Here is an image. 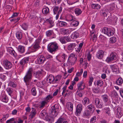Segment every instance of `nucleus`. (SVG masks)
<instances>
[{
  "label": "nucleus",
  "instance_id": "56",
  "mask_svg": "<svg viewBox=\"0 0 123 123\" xmlns=\"http://www.w3.org/2000/svg\"><path fill=\"white\" fill-rule=\"evenodd\" d=\"M20 19L19 18H18L16 19H13L10 20V21L11 22L14 21V23L16 22H18Z\"/></svg>",
  "mask_w": 123,
  "mask_h": 123
},
{
  "label": "nucleus",
  "instance_id": "50",
  "mask_svg": "<svg viewBox=\"0 0 123 123\" xmlns=\"http://www.w3.org/2000/svg\"><path fill=\"white\" fill-rule=\"evenodd\" d=\"M9 85L13 87H15L16 86V84L15 82H10Z\"/></svg>",
  "mask_w": 123,
  "mask_h": 123
},
{
  "label": "nucleus",
  "instance_id": "7",
  "mask_svg": "<svg viewBox=\"0 0 123 123\" xmlns=\"http://www.w3.org/2000/svg\"><path fill=\"white\" fill-rule=\"evenodd\" d=\"M78 90L79 91L83 90L85 87V84L83 81H81L77 84Z\"/></svg>",
  "mask_w": 123,
  "mask_h": 123
},
{
  "label": "nucleus",
  "instance_id": "18",
  "mask_svg": "<svg viewBox=\"0 0 123 123\" xmlns=\"http://www.w3.org/2000/svg\"><path fill=\"white\" fill-rule=\"evenodd\" d=\"M82 103V104L85 105L86 104H88L89 103L90 100L88 98L85 97L83 99Z\"/></svg>",
  "mask_w": 123,
  "mask_h": 123
},
{
  "label": "nucleus",
  "instance_id": "46",
  "mask_svg": "<svg viewBox=\"0 0 123 123\" xmlns=\"http://www.w3.org/2000/svg\"><path fill=\"white\" fill-rule=\"evenodd\" d=\"M113 60L111 58V57L110 55L109 56L107 57L106 60V62L108 63L112 62Z\"/></svg>",
  "mask_w": 123,
  "mask_h": 123
},
{
  "label": "nucleus",
  "instance_id": "17",
  "mask_svg": "<svg viewBox=\"0 0 123 123\" xmlns=\"http://www.w3.org/2000/svg\"><path fill=\"white\" fill-rule=\"evenodd\" d=\"M55 123H68V122L63 118H60Z\"/></svg>",
  "mask_w": 123,
  "mask_h": 123
},
{
  "label": "nucleus",
  "instance_id": "63",
  "mask_svg": "<svg viewBox=\"0 0 123 123\" xmlns=\"http://www.w3.org/2000/svg\"><path fill=\"white\" fill-rule=\"evenodd\" d=\"M117 104L115 102H112V108H116V106Z\"/></svg>",
  "mask_w": 123,
  "mask_h": 123
},
{
  "label": "nucleus",
  "instance_id": "49",
  "mask_svg": "<svg viewBox=\"0 0 123 123\" xmlns=\"http://www.w3.org/2000/svg\"><path fill=\"white\" fill-rule=\"evenodd\" d=\"M60 41L62 43H66L65 37L61 38L60 39Z\"/></svg>",
  "mask_w": 123,
  "mask_h": 123
},
{
  "label": "nucleus",
  "instance_id": "54",
  "mask_svg": "<svg viewBox=\"0 0 123 123\" xmlns=\"http://www.w3.org/2000/svg\"><path fill=\"white\" fill-rule=\"evenodd\" d=\"M52 1L55 4L57 5L60 2L61 0H52Z\"/></svg>",
  "mask_w": 123,
  "mask_h": 123
},
{
  "label": "nucleus",
  "instance_id": "51",
  "mask_svg": "<svg viewBox=\"0 0 123 123\" xmlns=\"http://www.w3.org/2000/svg\"><path fill=\"white\" fill-rule=\"evenodd\" d=\"M97 84L98 86H101L103 85V82L101 80H98L97 81Z\"/></svg>",
  "mask_w": 123,
  "mask_h": 123
},
{
  "label": "nucleus",
  "instance_id": "14",
  "mask_svg": "<svg viewBox=\"0 0 123 123\" xmlns=\"http://www.w3.org/2000/svg\"><path fill=\"white\" fill-rule=\"evenodd\" d=\"M32 111L30 115V116L31 119L33 118L35 116L36 114V109L34 108H31Z\"/></svg>",
  "mask_w": 123,
  "mask_h": 123
},
{
  "label": "nucleus",
  "instance_id": "23",
  "mask_svg": "<svg viewBox=\"0 0 123 123\" xmlns=\"http://www.w3.org/2000/svg\"><path fill=\"white\" fill-rule=\"evenodd\" d=\"M102 99L104 102L106 103L107 102L108 100V96L106 95L105 94L101 96Z\"/></svg>",
  "mask_w": 123,
  "mask_h": 123
},
{
  "label": "nucleus",
  "instance_id": "20",
  "mask_svg": "<svg viewBox=\"0 0 123 123\" xmlns=\"http://www.w3.org/2000/svg\"><path fill=\"white\" fill-rule=\"evenodd\" d=\"M18 50L20 53H23L25 51V47L19 45L18 47Z\"/></svg>",
  "mask_w": 123,
  "mask_h": 123
},
{
  "label": "nucleus",
  "instance_id": "32",
  "mask_svg": "<svg viewBox=\"0 0 123 123\" xmlns=\"http://www.w3.org/2000/svg\"><path fill=\"white\" fill-rule=\"evenodd\" d=\"M75 13L77 15H79L81 13V10L78 8H76L74 10Z\"/></svg>",
  "mask_w": 123,
  "mask_h": 123
},
{
  "label": "nucleus",
  "instance_id": "11",
  "mask_svg": "<svg viewBox=\"0 0 123 123\" xmlns=\"http://www.w3.org/2000/svg\"><path fill=\"white\" fill-rule=\"evenodd\" d=\"M87 110L90 111L92 113H93L95 110L94 105L92 104L88 105L87 107Z\"/></svg>",
  "mask_w": 123,
  "mask_h": 123
},
{
  "label": "nucleus",
  "instance_id": "13",
  "mask_svg": "<svg viewBox=\"0 0 123 123\" xmlns=\"http://www.w3.org/2000/svg\"><path fill=\"white\" fill-rule=\"evenodd\" d=\"M8 51L10 54L13 55L15 57L16 56V54L15 53V51L11 47L8 48Z\"/></svg>",
  "mask_w": 123,
  "mask_h": 123
},
{
  "label": "nucleus",
  "instance_id": "61",
  "mask_svg": "<svg viewBox=\"0 0 123 123\" xmlns=\"http://www.w3.org/2000/svg\"><path fill=\"white\" fill-rule=\"evenodd\" d=\"M52 97L50 95H49L47 96L45 100L46 101H48L49 100L51 99Z\"/></svg>",
  "mask_w": 123,
  "mask_h": 123
},
{
  "label": "nucleus",
  "instance_id": "28",
  "mask_svg": "<svg viewBox=\"0 0 123 123\" xmlns=\"http://www.w3.org/2000/svg\"><path fill=\"white\" fill-rule=\"evenodd\" d=\"M79 22L75 20L73 21L71 23V25L73 26L76 27L79 25Z\"/></svg>",
  "mask_w": 123,
  "mask_h": 123
},
{
  "label": "nucleus",
  "instance_id": "57",
  "mask_svg": "<svg viewBox=\"0 0 123 123\" xmlns=\"http://www.w3.org/2000/svg\"><path fill=\"white\" fill-rule=\"evenodd\" d=\"M96 119V117L95 116L91 118L90 122H91L92 123H93L95 122Z\"/></svg>",
  "mask_w": 123,
  "mask_h": 123
},
{
  "label": "nucleus",
  "instance_id": "59",
  "mask_svg": "<svg viewBox=\"0 0 123 123\" xmlns=\"http://www.w3.org/2000/svg\"><path fill=\"white\" fill-rule=\"evenodd\" d=\"M19 13L15 12L14 13L12 16L11 17V18H13L15 17H16L18 16V14H19Z\"/></svg>",
  "mask_w": 123,
  "mask_h": 123
},
{
  "label": "nucleus",
  "instance_id": "5",
  "mask_svg": "<svg viewBox=\"0 0 123 123\" xmlns=\"http://www.w3.org/2000/svg\"><path fill=\"white\" fill-rule=\"evenodd\" d=\"M82 110V105L81 104L78 105L77 106L76 111L75 112V114L77 115H79L81 113Z\"/></svg>",
  "mask_w": 123,
  "mask_h": 123
},
{
  "label": "nucleus",
  "instance_id": "6",
  "mask_svg": "<svg viewBox=\"0 0 123 123\" xmlns=\"http://www.w3.org/2000/svg\"><path fill=\"white\" fill-rule=\"evenodd\" d=\"M41 41V38H39L35 41L34 44L33 46V48L35 49H39L40 47L39 46L40 43Z\"/></svg>",
  "mask_w": 123,
  "mask_h": 123
},
{
  "label": "nucleus",
  "instance_id": "16",
  "mask_svg": "<svg viewBox=\"0 0 123 123\" xmlns=\"http://www.w3.org/2000/svg\"><path fill=\"white\" fill-rule=\"evenodd\" d=\"M47 79H49V83L51 84V83L53 82H54L55 78L54 76L52 75H49Z\"/></svg>",
  "mask_w": 123,
  "mask_h": 123
},
{
  "label": "nucleus",
  "instance_id": "10",
  "mask_svg": "<svg viewBox=\"0 0 123 123\" xmlns=\"http://www.w3.org/2000/svg\"><path fill=\"white\" fill-rule=\"evenodd\" d=\"M95 104L96 106L97 107L99 108H101L103 105V104L101 103L100 104V101L98 98H96L95 100Z\"/></svg>",
  "mask_w": 123,
  "mask_h": 123
},
{
  "label": "nucleus",
  "instance_id": "30",
  "mask_svg": "<svg viewBox=\"0 0 123 123\" xmlns=\"http://www.w3.org/2000/svg\"><path fill=\"white\" fill-rule=\"evenodd\" d=\"M123 82V80L121 77L119 78L116 81V83L117 84L120 85L122 84Z\"/></svg>",
  "mask_w": 123,
  "mask_h": 123
},
{
  "label": "nucleus",
  "instance_id": "25",
  "mask_svg": "<svg viewBox=\"0 0 123 123\" xmlns=\"http://www.w3.org/2000/svg\"><path fill=\"white\" fill-rule=\"evenodd\" d=\"M93 9H98L100 8V6L98 4H92L91 5Z\"/></svg>",
  "mask_w": 123,
  "mask_h": 123
},
{
  "label": "nucleus",
  "instance_id": "53",
  "mask_svg": "<svg viewBox=\"0 0 123 123\" xmlns=\"http://www.w3.org/2000/svg\"><path fill=\"white\" fill-rule=\"evenodd\" d=\"M58 8V7H56L53 9V11L54 14H56L57 13Z\"/></svg>",
  "mask_w": 123,
  "mask_h": 123
},
{
  "label": "nucleus",
  "instance_id": "41",
  "mask_svg": "<svg viewBox=\"0 0 123 123\" xmlns=\"http://www.w3.org/2000/svg\"><path fill=\"white\" fill-rule=\"evenodd\" d=\"M77 55H76L74 53H72L70 54L69 56L68 57V60L69 61L70 59H72L74 57L76 58Z\"/></svg>",
  "mask_w": 123,
  "mask_h": 123
},
{
  "label": "nucleus",
  "instance_id": "27",
  "mask_svg": "<svg viewBox=\"0 0 123 123\" xmlns=\"http://www.w3.org/2000/svg\"><path fill=\"white\" fill-rule=\"evenodd\" d=\"M42 11L43 13L44 14H47L49 12V9L48 7L44 8L43 9Z\"/></svg>",
  "mask_w": 123,
  "mask_h": 123
},
{
  "label": "nucleus",
  "instance_id": "52",
  "mask_svg": "<svg viewBox=\"0 0 123 123\" xmlns=\"http://www.w3.org/2000/svg\"><path fill=\"white\" fill-rule=\"evenodd\" d=\"M47 103V102L45 101H42L41 103V105L40 107V108H41L43 107Z\"/></svg>",
  "mask_w": 123,
  "mask_h": 123
},
{
  "label": "nucleus",
  "instance_id": "45",
  "mask_svg": "<svg viewBox=\"0 0 123 123\" xmlns=\"http://www.w3.org/2000/svg\"><path fill=\"white\" fill-rule=\"evenodd\" d=\"M106 34L109 36H110L113 35V33L112 32V31L109 30H108L107 33Z\"/></svg>",
  "mask_w": 123,
  "mask_h": 123
},
{
  "label": "nucleus",
  "instance_id": "8",
  "mask_svg": "<svg viewBox=\"0 0 123 123\" xmlns=\"http://www.w3.org/2000/svg\"><path fill=\"white\" fill-rule=\"evenodd\" d=\"M104 52L102 50H99L97 53L96 57L98 59H102L103 57Z\"/></svg>",
  "mask_w": 123,
  "mask_h": 123
},
{
  "label": "nucleus",
  "instance_id": "36",
  "mask_svg": "<svg viewBox=\"0 0 123 123\" xmlns=\"http://www.w3.org/2000/svg\"><path fill=\"white\" fill-rule=\"evenodd\" d=\"M77 60V58L76 57L73 58V59H70V60L69 61V62L71 63L72 65H74L75 63V62Z\"/></svg>",
  "mask_w": 123,
  "mask_h": 123
},
{
  "label": "nucleus",
  "instance_id": "37",
  "mask_svg": "<svg viewBox=\"0 0 123 123\" xmlns=\"http://www.w3.org/2000/svg\"><path fill=\"white\" fill-rule=\"evenodd\" d=\"M59 25L60 26H65L67 25V24L66 23L61 21H60L59 23Z\"/></svg>",
  "mask_w": 123,
  "mask_h": 123
},
{
  "label": "nucleus",
  "instance_id": "34",
  "mask_svg": "<svg viewBox=\"0 0 123 123\" xmlns=\"http://www.w3.org/2000/svg\"><path fill=\"white\" fill-rule=\"evenodd\" d=\"M46 20L50 24V26L49 27V28H51L54 25V22L52 20L47 19Z\"/></svg>",
  "mask_w": 123,
  "mask_h": 123
},
{
  "label": "nucleus",
  "instance_id": "58",
  "mask_svg": "<svg viewBox=\"0 0 123 123\" xmlns=\"http://www.w3.org/2000/svg\"><path fill=\"white\" fill-rule=\"evenodd\" d=\"M52 56L50 55H48L46 56V58H45L46 59H47L49 60H50L52 58Z\"/></svg>",
  "mask_w": 123,
  "mask_h": 123
},
{
  "label": "nucleus",
  "instance_id": "60",
  "mask_svg": "<svg viewBox=\"0 0 123 123\" xmlns=\"http://www.w3.org/2000/svg\"><path fill=\"white\" fill-rule=\"evenodd\" d=\"M91 58V55L90 53L89 52L87 54V58L89 61H90Z\"/></svg>",
  "mask_w": 123,
  "mask_h": 123
},
{
  "label": "nucleus",
  "instance_id": "44",
  "mask_svg": "<svg viewBox=\"0 0 123 123\" xmlns=\"http://www.w3.org/2000/svg\"><path fill=\"white\" fill-rule=\"evenodd\" d=\"M110 42L113 43L115 42L116 41V38L115 37H113L110 38Z\"/></svg>",
  "mask_w": 123,
  "mask_h": 123
},
{
  "label": "nucleus",
  "instance_id": "15",
  "mask_svg": "<svg viewBox=\"0 0 123 123\" xmlns=\"http://www.w3.org/2000/svg\"><path fill=\"white\" fill-rule=\"evenodd\" d=\"M79 33L77 31H76L74 32L71 35V37L73 39H75L79 36Z\"/></svg>",
  "mask_w": 123,
  "mask_h": 123
},
{
  "label": "nucleus",
  "instance_id": "43",
  "mask_svg": "<svg viewBox=\"0 0 123 123\" xmlns=\"http://www.w3.org/2000/svg\"><path fill=\"white\" fill-rule=\"evenodd\" d=\"M32 94L33 96H36V94L37 92L36 90V88H33L31 90Z\"/></svg>",
  "mask_w": 123,
  "mask_h": 123
},
{
  "label": "nucleus",
  "instance_id": "42",
  "mask_svg": "<svg viewBox=\"0 0 123 123\" xmlns=\"http://www.w3.org/2000/svg\"><path fill=\"white\" fill-rule=\"evenodd\" d=\"M40 115L42 117L44 118L45 116L47 114L45 111H42L40 114Z\"/></svg>",
  "mask_w": 123,
  "mask_h": 123
},
{
  "label": "nucleus",
  "instance_id": "38",
  "mask_svg": "<svg viewBox=\"0 0 123 123\" xmlns=\"http://www.w3.org/2000/svg\"><path fill=\"white\" fill-rule=\"evenodd\" d=\"M28 25L27 23H24L22 25V27L24 30H27Z\"/></svg>",
  "mask_w": 123,
  "mask_h": 123
},
{
  "label": "nucleus",
  "instance_id": "64",
  "mask_svg": "<svg viewBox=\"0 0 123 123\" xmlns=\"http://www.w3.org/2000/svg\"><path fill=\"white\" fill-rule=\"evenodd\" d=\"M36 17V16L34 15L33 13H31L30 16L29 17L31 19L35 18Z\"/></svg>",
  "mask_w": 123,
  "mask_h": 123
},
{
  "label": "nucleus",
  "instance_id": "3",
  "mask_svg": "<svg viewBox=\"0 0 123 123\" xmlns=\"http://www.w3.org/2000/svg\"><path fill=\"white\" fill-rule=\"evenodd\" d=\"M51 109L50 110V112L53 113L54 112V113L57 114L59 111V106L58 104H55L54 105L52 106L51 107Z\"/></svg>",
  "mask_w": 123,
  "mask_h": 123
},
{
  "label": "nucleus",
  "instance_id": "39",
  "mask_svg": "<svg viewBox=\"0 0 123 123\" xmlns=\"http://www.w3.org/2000/svg\"><path fill=\"white\" fill-rule=\"evenodd\" d=\"M94 93H98L100 92V89L99 88H94L92 89Z\"/></svg>",
  "mask_w": 123,
  "mask_h": 123
},
{
  "label": "nucleus",
  "instance_id": "12",
  "mask_svg": "<svg viewBox=\"0 0 123 123\" xmlns=\"http://www.w3.org/2000/svg\"><path fill=\"white\" fill-rule=\"evenodd\" d=\"M37 60L40 64L43 63L45 61V58L43 55H39L38 57Z\"/></svg>",
  "mask_w": 123,
  "mask_h": 123
},
{
  "label": "nucleus",
  "instance_id": "1",
  "mask_svg": "<svg viewBox=\"0 0 123 123\" xmlns=\"http://www.w3.org/2000/svg\"><path fill=\"white\" fill-rule=\"evenodd\" d=\"M33 72V69L32 68H30L26 73V75L24 78V81L27 84V83L29 82L31 79Z\"/></svg>",
  "mask_w": 123,
  "mask_h": 123
},
{
  "label": "nucleus",
  "instance_id": "22",
  "mask_svg": "<svg viewBox=\"0 0 123 123\" xmlns=\"http://www.w3.org/2000/svg\"><path fill=\"white\" fill-rule=\"evenodd\" d=\"M68 109L70 111H72L73 110V106L72 104L70 102H68L67 105Z\"/></svg>",
  "mask_w": 123,
  "mask_h": 123
},
{
  "label": "nucleus",
  "instance_id": "9",
  "mask_svg": "<svg viewBox=\"0 0 123 123\" xmlns=\"http://www.w3.org/2000/svg\"><path fill=\"white\" fill-rule=\"evenodd\" d=\"M29 57H25L20 62V63L21 65H24L25 64L28 63L29 62Z\"/></svg>",
  "mask_w": 123,
  "mask_h": 123
},
{
  "label": "nucleus",
  "instance_id": "29",
  "mask_svg": "<svg viewBox=\"0 0 123 123\" xmlns=\"http://www.w3.org/2000/svg\"><path fill=\"white\" fill-rule=\"evenodd\" d=\"M110 68L112 69V71L117 73V68L116 66L115 65H110Z\"/></svg>",
  "mask_w": 123,
  "mask_h": 123
},
{
  "label": "nucleus",
  "instance_id": "31",
  "mask_svg": "<svg viewBox=\"0 0 123 123\" xmlns=\"http://www.w3.org/2000/svg\"><path fill=\"white\" fill-rule=\"evenodd\" d=\"M117 54L115 52H112L111 53L110 56L113 60L116 59Z\"/></svg>",
  "mask_w": 123,
  "mask_h": 123
},
{
  "label": "nucleus",
  "instance_id": "47",
  "mask_svg": "<svg viewBox=\"0 0 123 123\" xmlns=\"http://www.w3.org/2000/svg\"><path fill=\"white\" fill-rule=\"evenodd\" d=\"M51 118V117L50 116H48L47 114L44 119L46 121L49 122Z\"/></svg>",
  "mask_w": 123,
  "mask_h": 123
},
{
  "label": "nucleus",
  "instance_id": "4",
  "mask_svg": "<svg viewBox=\"0 0 123 123\" xmlns=\"http://www.w3.org/2000/svg\"><path fill=\"white\" fill-rule=\"evenodd\" d=\"M3 65L5 68L7 69L10 68L12 67L11 63L7 60L4 61Z\"/></svg>",
  "mask_w": 123,
  "mask_h": 123
},
{
  "label": "nucleus",
  "instance_id": "35",
  "mask_svg": "<svg viewBox=\"0 0 123 123\" xmlns=\"http://www.w3.org/2000/svg\"><path fill=\"white\" fill-rule=\"evenodd\" d=\"M93 36V37H92V40L94 42H95L97 40V37L96 36L94 33H93L91 34V35L90 36V37H91L92 38V36Z\"/></svg>",
  "mask_w": 123,
  "mask_h": 123
},
{
  "label": "nucleus",
  "instance_id": "26",
  "mask_svg": "<svg viewBox=\"0 0 123 123\" xmlns=\"http://www.w3.org/2000/svg\"><path fill=\"white\" fill-rule=\"evenodd\" d=\"M53 30H49L47 31L46 32V34L47 37H50L53 34Z\"/></svg>",
  "mask_w": 123,
  "mask_h": 123
},
{
  "label": "nucleus",
  "instance_id": "24",
  "mask_svg": "<svg viewBox=\"0 0 123 123\" xmlns=\"http://www.w3.org/2000/svg\"><path fill=\"white\" fill-rule=\"evenodd\" d=\"M76 45L75 43H72L69 45L68 47V49L69 50H71L76 46Z\"/></svg>",
  "mask_w": 123,
  "mask_h": 123
},
{
  "label": "nucleus",
  "instance_id": "48",
  "mask_svg": "<svg viewBox=\"0 0 123 123\" xmlns=\"http://www.w3.org/2000/svg\"><path fill=\"white\" fill-rule=\"evenodd\" d=\"M108 28L105 27L103 28L102 30V31L104 34H106L108 31Z\"/></svg>",
  "mask_w": 123,
  "mask_h": 123
},
{
  "label": "nucleus",
  "instance_id": "21",
  "mask_svg": "<svg viewBox=\"0 0 123 123\" xmlns=\"http://www.w3.org/2000/svg\"><path fill=\"white\" fill-rule=\"evenodd\" d=\"M16 37L18 40H20L22 37V33L21 32H17L16 33Z\"/></svg>",
  "mask_w": 123,
  "mask_h": 123
},
{
  "label": "nucleus",
  "instance_id": "2",
  "mask_svg": "<svg viewBox=\"0 0 123 123\" xmlns=\"http://www.w3.org/2000/svg\"><path fill=\"white\" fill-rule=\"evenodd\" d=\"M48 50L50 52L53 53L58 50V44L55 42H52L50 43L48 46Z\"/></svg>",
  "mask_w": 123,
  "mask_h": 123
},
{
  "label": "nucleus",
  "instance_id": "62",
  "mask_svg": "<svg viewBox=\"0 0 123 123\" xmlns=\"http://www.w3.org/2000/svg\"><path fill=\"white\" fill-rule=\"evenodd\" d=\"M122 114L121 112L120 113H119V114H117L116 117L117 118H120L121 117L122 115Z\"/></svg>",
  "mask_w": 123,
  "mask_h": 123
},
{
  "label": "nucleus",
  "instance_id": "33",
  "mask_svg": "<svg viewBox=\"0 0 123 123\" xmlns=\"http://www.w3.org/2000/svg\"><path fill=\"white\" fill-rule=\"evenodd\" d=\"M2 101L5 103H7L8 102V98L7 96L5 95H3L2 98Z\"/></svg>",
  "mask_w": 123,
  "mask_h": 123
},
{
  "label": "nucleus",
  "instance_id": "19",
  "mask_svg": "<svg viewBox=\"0 0 123 123\" xmlns=\"http://www.w3.org/2000/svg\"><path fill=\"white\" fill-rule=\"evenodd\" d=\"M92 114V113L90 111L87 110L84 112L83 115L85 116L89 117Z\"/></svg>",
  "mask_w": 123,
  "mask_h": 123
},
{
  "label": "nucleus",
  "instance_id": "55",
  "mask_svg": "<svg viewBox=\"0 0 123 123\" xmlns=\"http://www.w3.org/2000/svg\"><path fill=\"white\" fill-rule=\"evenodd\" d=\"M15 120V119L12 118L6 121V123H12V122L13 121Z\"/></svg>",
  "mask_w": 123,
  "mask_h": 123
},
{
  "label": "nucleus",
  "instance_id": "40",
  "mask_svg": "<svg viewBox=\"0 0 123 123\" xmlns=\"http://www.w3.org/2000/svg\"><path fill=\"white\" fill-rule=\"evenodd\" d=\"M7 91L9 95L11 96L13 91V89L9 87L7 89Z\"/></svg>",
  "mask_w": 123,
  "mask_h": 123
}]
</instances>
